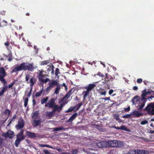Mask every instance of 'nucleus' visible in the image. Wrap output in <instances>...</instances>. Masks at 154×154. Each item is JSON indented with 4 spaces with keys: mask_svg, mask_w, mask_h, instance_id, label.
<instances>
[{
    "mask_svg": "<svg viewBox=\"0 0 154 154\" xmlns=\"http://www.w3.org/2000/svg\"><path fill=\"white\" fill-rule=\"evenodd\" d=\"M130 107L129 106L126 108H125L124 109V111L126 112H128L130 110Z\"/></svg>",
    "mask_w": 154,
    "mask_h": 154,
    "instance_id": "obj_50",
    "label": "nucleus"
},
{
    "mask_svg": "<svg viewBox=\"0 0 154 154\" xmlns=\"http://www.w3.org/2000/svg\"><path fill=\"white\" fill-rule=\"evenodd\" d=\"M43 88V87L42 89L40 90L39 92H36L35 93V96L36 97H38L41 95V94H42V93Z\"/></svg>",
    "mask_w": 154,
    "mask_h": 154,
    "instance_id": "obj_28",
    "label": "nucleus"
},
{
    "mask_svg": "<svg viewBox=\"0 0 154 154\" xmlns=\"http://www.w3.org/2000/svg\"><path fill=\"white\" fill-rule=\"evenodd\" d=\"M52 108H53V109H52L51 112H52V114H53V115H54L55 112L56 111L58 112H59L60 111V110L59 109V108H58V105L55 106H54V107Z\"/></svg>",
    "mask_w": 154,
    "mask_h": 154,
    "instance_id": "obj_23",
    "label": "nucleus"
},
{
    "mask_svg": "<svg viewBox=\"0 0 154 154\" xmlns=\"http://www.w3.org/2000/svg\"><path fill=\"white\" fill-rule=\"evenodd\" d=\"M60 154H71L69 152H62Z\"/></svg>",
    "mask_w": 154,
    "mask_h": 154,
    "instance_id": "obj_58",
    "label": "nucleus"
},
{
    "mask_svg": "<svg viewBox=\"0 0 154 154\" xmlns=\"http://www.w3.org/2000/svg\"><path fill=\"white\" fill-rule=\"evenodd\" d=\"M140 98L138 95H136L131 100V101L133 105H135L139 100Z\"/></svg>",
    "mask_w": 154,
    "mask_h": 154,
    "instance_id": "obj_21",
    "label": "nucleus"
},
{
    "mask_svg": "<svg viewBox=\"0 0 154 154\" xmlns=\"http://www.w3.org/2000/svg\"><path fill=\"white\" fill-rule=\"evenodd\" d=\"M148 123V122L147 120H144L142 121L140 123V124L141 125H144L146 124H147Z\"/></svg>",
    "mask_w": 154,
    "mask_h": 154,
    "instance_id": "obj_45",
    "label": "nucleus"
},
{
    "mask_svg": "<svg viewBox=\"0 0 154 154\" xmlns=\"http://www.w3.org/2000/svg\"><path fill=\"white\" fill-rule=\"evenodd\" d=\"M96 85L94 84H90L88 86L85 87L84 89L86 91H84L82 92L83 100H85L86 97L89 95L90 91L96 86Z\"/></svg>",
    "mask_w": 154,
    "mask_h": 154,
    "instance_id": "obj_3",
    "label": "nucleus"
},
{
    "mask_svg": "<svg viewBox=\"0 0 154 154\" xmlns=\"http://www.w3.org/2000/svg\"><path fill=\"white\" fill-rule=\"evenodd\" d=\"M146 89H145L142 91V93L141 95L142 100H145L147 101V99L146 98L145 96L147 94L146 91Z\"/></svg>",
    "mask_w": 154,
    "mask_h": 154,
    "instance_id": "obj_20",
    "label": "nucleus"
},
{
    "mask_svg": "<svg viewBox=\"0 0 154 154\" xmlns=\"http://www.w3.org/2000/svg\"><path fill=\"white\" fill-rule=\"evenodd\" d=\"M32 89V88H31L30 91H29V93L27 95V96L29 97L31 95Z\"/></svg>",
    "mask_w": 154,
    "mask_h": 154,
    "instance_id": "obj_55",
    "label": "nucleus"
},
{
    "mask_svg": "<svg viewBox=\"0 0 154 154\" xmlns=\"http://www.w3.org/2000/svg\"><path fill=\"white\" fill-rule=\"evenodd\" d=\"M114 91L112 89L110 90L109 91V95H111L113 92Z\"/></svg>",
    "mask_w": 154,
    "mask_h": 154,
    "instance_id": "obj_56",
    "label": "nucleus"
},
{
    "mask_svg": "<svg viewBox=\"0 0 154 154\" xmlns=\"http://www.w3.org/2000/svg\"><path fill=\"white\" fill-rule=\"evenodd\" d=\"M14 134L13 131L9 130L6 133H3L2 135L5 137H8L10 138H12L13 137Z\"/></svg>",
    "mask_w": 154,
    "mask_h": 154,
    "instance_id": "obj_10",
    "label": "nucleus"
},
{
    "mask_svg": "<svg viewBox=\"0 0 154 154\" xmlns=\"http://www.w3.org/2000/svg\"><path fill=\"white\" fill-rule=\"evenodd\" d=\"M46 117H48L49 118H51L52 116H54V115L51 112H47L46 113Z\"/></svg>",
    "mask_w": 154,
    "mask_h": 154,
    "instance_id": "obj_32",
    "label": "nucleus"
},
{
    "mask_svg": "<svg viewBox=\"0 0 154 154\" xmlns=\"http://www.w3.org/2000/svg\"><path fill=\"white\" fill-rule=\"evenodd\" d=\"M136 154H149V152L147 150L137 149H136Z\"/></svg>",
    "mask_w": 154,
    "mask_h": 154,
    "instance_id": "obj_14",
    "label": "nucleus"
},
{
    "mask_svg": "<svg viewBox=\"0 0 154 154\" xmlns=\"http://www.w3.org/2000/svg\"><path fill=\"white\" fill-rule=\"evenodd\" d=\"M72 154H77L78 153V150L76 149H73L71 151Z\"/></svg>",
    "mask_w": 154,
    "mask_h": 154,
    "instance_id": "obj_42",
    "label": "nucleus"
},
{
    "mask_svg": "<svg viewBox=\"0 0 154 154\" xmlns=\"http://www.w3.org/2000/svg\"><path fill=\"white\" fill-rule=\"evenodd\" d=\"M60 89V86L59 85L58 86H57V87L56 88L55 91H54V93L56 94H59V91Z\"/></svg>",
    "mask_w": 154,
    "mask_h": 154,
    "instance_id": "obj_35",
    "label": "nucleus"
},
{
    "mask_svg": "<svg viewBox=\"0 0 154 154\" xmlns=\"http://www.w3.org/2000/svg\"><path fill=\"white\" fill-rule=\"evenodd\" d=\"M24 126V122L22 118L19 119L18 123L16 125L15 127L17 129H22Z\"/></svg>",
    "mask_w": 154,
    "mask_h": 154,
    "instance_id": "obj_7",
    "label": "nucleus"
},
{
    "mask_svg": "<svg viewBox=\"0 0 154 154\" xmlns=\"http://www.w3.org/2000/svg\"><path fill=\"white\" fill-rule=\"evenodd\" d=\"M122 117L124 118H131L130 113V114L125 115L123 116Z\"/></svg>",
    "mask_w": 154,
    "mask_h": 154,
    "instance_id": "obj_41",
    "label": "nucleus"
},
{
    "mask_svg": "<svg viewBox=\"0 0 154 154\" xmlns=\"http://www.w3.org/2000/svg\"><path fill=\"white\" fill-rule=\"evenodd\" d=\"M29 99L28 97L25 98L24 99V106L25 107H26L28 104V103Z\"/></svg>",
    "mask_w": 154,
    "mask_h": 154,
    "instance_id": "obj_38",
    "label": "nucleus"
},
{
    "mask_svg": "<svg viewBox=\"0 0 154 154\" xmlns=\"http://www.w3.org/2000/svg\"><path fill=\"white\" fill-rule=\"evenodd\" d=\"M45 75L42 74L40 75L39 76H38V81H39V79H43V78L44 77Z\"/></svg>",
    "mask_w": 154,
    "mask_h": 154,
    "instance_id": "obj_49",
    "label": "nucleus"
},
{
    "mask_svg": "<svg viewBox=\"0 0 154 154\" xmlns=\"http://www.w3.org/2000/svg\"><path fill=\"white\" fill-rule=\"evenodd\" d=\"M26 136H28L29 138H34L36 137V134L35 133L26 131Z\"/></svg>",
    "mask_w": 154,
    "mask_h": 154,
    "instance_id": "obj_18",
    "label": "nucleus"
},
{
    "mask_svg": "<svg viewBox=\"0 0 154 154\" xmlns=\"http://www.w3.org/2000/svg\"><path fill=\"white\" fill-rule=\"evenodd\" d=\"M112 128H113L117 130H121L126 131H129L128 129H127V128L124 125H122L120 127H117L116 126H113L112 127Z\"/></svg>",
    "mask_w": 154,
    "mask_h": 154,
    "instance_id": "obj_15",
    "label": "nucleus"
},
{
    "mask_svg": "<svg viewBox=\"0 0 154 154\" xmlns=\"http://www.w3.org/2000/svg\"><path fill=\"white\" fill-rule=\"evenodd\" d=\"M113 117L116 120L118 121L119 122H121V120L119 118V116L118 114H114L113 115Z\"/></svg>",
    "mask_w": 154,
    "mask_h": 154,
    "instance_id": "obj_26",
    "label": "nucleus"
},
{
    "mask_svg": "<svg viewBox=\"0 0 154 154\" xmlns=\"http://www.w3.org/2000/svg\"><path fill=\"white\" fill-rule=\"evenodd\" d=\"M29 74L26 75V81L27 83H30V86L32 88L33 86L36 82V79L35 77H32Z\"/></svg>",
    "mask_w": 154,
    "mask_h": 154,
    "instance_id": "obj_6",
    "label": "nucleus"
},
{
    "mask_svg": "<svg viewBox=\"0 0 154 154\" xmlns=\"http://www.w3.org/2000/svg\"><path fill=\"white\" fill-rule=\"evenodd\" d=\"M75 109L74 106H71L69 109L65 111L66 112H71Z\"/></svg>",
    "mask_w": 154,
    "mask_h": 154,
    "instance_id": "obj_36",
    "label": "nucleus"
},
{
    "mask_svg": "<svg viewBox=\"0 0 154 154\" xmlns=\"http://www.w3.org/2000/svg\"><path fill=\"white\" fill-rule=\"evenodd\" d=\"M49 81V79L48 78H46L45 80L44 79H39V82H42V84H41L42 85L44 84L47 83L48 81ZM43 86V85H42ZM43 86H42L43 87Z\"/></svg>",
    "mask_w": 154,
    "mask_h": 154,
    "instance_id": "obj_25",
    "label": "nucleus"
},
{
    "mask_svg": "<svg viewBox=\"0 0 154 154\" xmlns=\"http://www.w3.org/2000/svg\"><path fill=\"white\" fill-rule=\"evenodd\" d=\"M142 82V80L141 79H138L137 80V82L138 83H141Z\"/></svg>",
    "mask_w": 154,
    "mask_h": 154,
    "instance_id": "obj_52",
    "label": "nucleus"
},
{
    "mask_svg": "<svg viewBox=\"0 0 154 154\" xmlns=\"http://www.w3.org/2000/svg\"><path fill=\"white\" fill-rule=\"evenodd\" d=\"M82 105V103H79L78 104H77L76 105H75V106H74V107H75V108H76V109L75 110V111H76L78 110Z\"/></svg>",
    "mask_w": 154,
    "mask_h": 154,
    "instance_id": "obj_34",
    "label": "nucleus"
},
{
    "mask_svg": "<svg viewBox=\"0 0 154 154\" xmlns=\"http://www.w3.org/2000/svg\"><path fill=\"white\" fill-rule=\"evenodd\" d=\"M141 139L145 142H148L149 141V139L145 138L143 137L141 138Z\"/></svg>",
    "mask_w": 154,
    "mask_h": 154,
    "instance_id": "obj_48",
    "label": "nucleus"
},
{
    "mask_svg": "<svg viewBox=\"0 0 154 154\" xmlns=\"http://www.w3.org/2000/svg\"><path fill=\"white\" fill-rule=\"evenodd\" d=\"M39 112L38 110L35 111L31 114V118L33 119H39L40 117L38 116Z\"/></svg>",
    "mask_w": 154,
    "mask_h": 154,
    "instance_id": "obj_11",
    "label": "nucleus"
},
{
    "mask_svg": "<svg viewBox=\"0 0 154 154\" xmlns=\"http://www.w3.org/2000/svg\"><path fill=\"white\" fill-rule=\"evenodd\" d=\"M42 122L41 119H38L36 120V119H34L32 122V124L33 126L34 127H36L37 126L39 125Z\"/></svg>",
    "mask_w": 154,
    "mask_h": 154,
    "instance_id": "obj_12",
    "label": "nucleus"
},
{
    "mask_svg": "<svg viewBox=\"0 0 154 154\" xmlns=\"http://www.w3.org/2000/svg\"><path fill=\"white\" fill-rule=\"evenodd\" d=\"M7 88L8 86H3L2 90L4 91V92H5L6 91H7Z\"/></svg>",
    "mask_w": 154,
    "mask_h": 154,
    "instance_id": "obj_47",
    "label": "nucleus"
},
{
    "mask_svg": "<svg viewBox=\"0 0 154 154\" xmlns=\"http://www.w3.org/2000/svg\"><path fill=\"white\" fill-rule=\"evenodd\" d=\"M104 100H110V97H106L104 98Z\"/></svg>",
    "mask_w": 154,
    "mask_h": 154,
    "instance_id": "obj_63",
    "label": "nucleus"
},
{
    "mask_svg": "<svg viewBox=\"0 0 154 154\" xmlns=\"http://www.w3.org/2000/svg\"><path fill=\"white\" fill-rule=\"evenodd\" d=\"M39 146H40L42 147H48V148H53L52 146H50L49 145H48V144H41L39 145Z\"/></svg>",
    "mask_w": 154,
    "mask_h": 154,
    "instance_id": "obj_37",
    "label": "nucleus"
},
{
    "mask_svg": "<svg viewBox=\"0 0 154 154\" xmlns=\"http://www.w3.org/2000/svg\"><path fill=\"white\" fill-rule=\"evenodd\" d=\"M10 110L8 109H6L5 110L4 114V115H8V116L10 115Z\"/></svg>",
    "mask_w": 154,
    "mask_h": 154,
    "instance_id": "obj_33",
    "label": "nucleus"
},
{
    "mask_svg": "<svg viewBox=\"0 0 154 154\" xmlns=\"http://www.w3.org/2000/svg\"><path fill=\"white\" fill-rule=\"evenodd\" d=\"M60 74V72L59 69L58 68H57L56 69L55 71V75L56 76H58V75L59 74Z\"/></svg>",
    "mask_w": 154,
    "mask_h": 154,
    "instance_id": "obj_40",
    "label": "nucleus"
},
{
    "mask_svg": "<svg viewBox=\"0 0 154 154\" xmlns=\"http://www.w3.org/2000/svg\"><path fill=\"white\" fill-rule=\"evenodd\" d=\"M24 130L21 129L20 132L17 135V138H21L23 137H24V139H25V136L23 135Z\"/></svg>",
    "mask_w": 154,
    "mask_h": 154,
    "instance_id": "obj_24",
    "label": "nucleus"
},
{
    "mask_svg": "<svg viewBox=\"0 0 154 154\" xmlns=\"http://www.w3.org/2000/svg\"><path fill=\"white\" fill-rule=\"evenodd\" d=\"M49 63V61L48 60H45L42 61L40 63L41 65H45L48 64Z\"/></svg>",
    "mask_w": 154,
    "mask_h": 154,
    "instance_id": "obj_30",
    "label": "nucleus"
},
{
    "mask_svg": "<svg viewBox=\"0 0 154 154\" xmlns=\"http://www.w3.org/2000/svg\"><path fill=\"white\" fill-rule=\"evenodd\" d=\"M33 64L29 63L23 62L21 63L19 66H15L11 71V73H14L20 71H28L32 72L34 69Z\"/></svg>",
    "mask_w": 154,
    "mask_h": 154,
    "instance_id": "obj_2",
    "label": "nucleus"
},
{
    "mask_svg": "<svg viewBox=\"0 0 154 154\" xmlns=\"http://www.w3.org/2000/svg\"><path fill=\"white\" fill-rule=\"evenodd\" d=\"M62 85V86H63L65 88V90L66 91H67V86L66 85L65 83H63Z\"/></svg>",
    "mask_w": 154,
    "mask_h": 154,
    "instance_id": "obj_53",
    "label": "nucleus"
},
{
    "mask_svg": "<svg viewBox=\"0 0 154 154\" xmlns=\"http://www.w3.org/2000/svg\"><path fill=\"white\" fill-rule=\"evenodd\" d=\"M136 149H130L128 152V154H136Z\"/></svg>",
    "mask_w": 154,
    "mask_h": 154,
    "instance_id": "obj_39",
    "label": "nucleus"
},
{
    "mask_svg": "<svg viewBox=\"0 0 154 154\" xmlns=\"http://www.w3.org/2000/svg\"><path fill=\"white\" fill-rule=\"evenodd\" d=\"M24 140V137H22L21 138H17L15 142V145L16 147H17L18 146L20 142Z\"/></svg>",
    "mask_w": 154,
    "mask_h": 154,
    "instance_id": "obj_22",
    "label": "nucleus"
},
{
    "mask_svg": "<svg viewBox=\"0 0 154 154\" xmlns=\"http://www.w3.org/2000/svg\"><path fill=\"white\" fill-rule=\"evenodd\" d=\"M54 66L53 65H52V68H51V74L52 75L54 74Z\"/></svg>",
    "mask_w": 154,
    "mask_h": 154,
    "instance_id": "obj_46",
    "label": "nucleus"
},
{
    "mask_svg": "<svg viewBox=\"0 0 154 154\" xmlns=\"http://www.w3.org/2000/svg\"><path fill=\"white\" fill-rule=\"evenodd\" d=\"M146 101L145 100H142L141 99L139 101L138 104L139 107L138 109V110H140L144 107Z\"/></svg>",
    "mask_w": 154,
    "mask_h": 154,
    "instance_id": "obj_13",
    "label": "nucleus"
},
{
    "mask_svg": "<svg viewBox=\"0 0 154 154\" xmlns=\"http://www.w3.org/2000/svg\"><path fill=\"white\" fill-rule=\"evenodd\" d=\"M7 76V73L4 67L0 68V81L4 85L7 84V82L4 79V77Z\"/></svg>",
    "mask_w": 154,
    "mask_h": 154,
    "instance_id": "obj_5",
    "label": "nucleus"
},
{
    "mask_svg": "<svg viewBox=\"0 0 154 154\" xmlns=\"http://www.w3.org/2000/svg\"><path fill=\"white\" fill-rule=\"evenodd\" d=\"M153 91L152 90H150L146 92L147 94H151L152 92H153Z\"/></svg>",
    "mask_w": 154,
    "mask_h": 154,
    "instance_id": "obj_62",
    "label": "nucleus"
},
{
    "mask_svg": "<svg viewBox=\"0 0 154 154\" xmlns=\"http://www.w3.org/2000/svg\"><path fill=\"white\" fill-rule=\"evenodd\" d=\"M143 111H146L147 114L149 115H154V103H151L147 104Z\"/></svg>",
    "mask_w": 154,
    "mask_h": 154,
    "instance_id": "obj_4",
    "label": "nucleus"
},
{
    "mask_svg": "<svg viewBox=\"0 0 154 154\" xmlns=\"http://www.w3.org/2000/svg\"><path fill=\"white\" fill-rule=\"evenodd\" d=\"M61 102L63 103L61 104L60 106H58V108H59V109H60V111L62 110L63 107L67 103L66 102H64V101Z\"/></svg>",
    "mask_w": 154,
    "mask_h": 154,
    "instance_id": "obj_27",
    "label": "nucleus"
},
{
    "mask_svg": "<svg viewBox=\"0 0 154 154\" xmlns=\"http://www.w3.org/2000/svg\"><path fill=\"white\" fill-rule=\"evenodd\" d=\"M15 83V82H11L9 85H8V88H11L13 85Z\"/></svg>",
    "mask_w": 154,
    "mask_h": 154,
    "instance_id": "obj_43",
    "label": "nucleus"
},
{
    "mask_svg": "<svg viewBox=\"0 0 154 154\" xmlns=\"http://www.w3.org/2000/svg\"><path fill=\"white\" fill-rule=\"evenodd\" d=\"M133 89L135 91H137L138 89V87L137 86H134L133 87Z\"/></svg>",
    "mask_w": 154,
    "mask_h": 154,
    "instance_id": "obj_57",
    "label": "nucleus"
},
{
    "mask_svg": "<svg viewBox=\"0 0 154 154\" xmlns=\"http://www.w3.org/2000/svg\"><path fill=\"white\" fill-rule=\"evenodd\" d=\"M59 84L55 80H52L48 83L49 85L51 88H54L55 86H58Z\"/></svg>",
    "mask_w": 154,
    "mask_h": 154,
    "instance_id": "obj_16",
    "label": "nucleus"
},
{
    "mask_svg": "<svg viewBox=\"0 0 154 154\" xmlns=\"http://www.w3.org/2000/svg\"><path fill=\"white\" fill-rule=\"evenodd\" d=\"M97 145L99 148H109L122 147L124 145L123 141L117 140L100 141L97 143Z\"/></svg>",
    "mask_w": 154,
    "mask_h": 154,
    "instance_id": "obj_1",
    "label": "nucleus"
},
{
    "mask_svg": "<svg viewBox=\"0 0 154 154\" xmlns=\"http://www.w3.org/2000/svg\"><path fill=\"white\" fill-rule=\"evenodd\" d=\"M51 88H52L49 85V86L46 89V92H48V91H50L51 90Z\"/></svg>",
    "mask_w": 154,
    "mask_h": 154,
    "instance_id": "obj_51",
    "label": "nucleus"
},
{
    "mask_svg": "<svg viewBox=\"0 0 154 154\" xmlns=\"http://www.w3.org/2000/svg\"><path fill=\"white\" fill-rule=\"evenodd\" d=\"M48 97L43 98L41 100V103L42 104L46 103L48 100Z\"/></svg>",
    "mask_w": 154,
    "mask_h": 154,
    "instance_id": "obj_31",
    "label": "nucleus"
},
{
    "mask_svg": "<svg viewBox=\"0 0 154 154\" xmlns=\"http://www.w3.org/2000/svg\"><path fill=\"white\" fill-rule=\"evenodd\" d=\"M100 94L101 95H105L106 94V91H105L103 92H100Z\"/></svg>",
    "mask_w": 154,
    "mask_h": 154,
    "instance_id": "obj_61",
    "label": "nucleus"
},
{
    "mask_svg": "<svg viewBox=\"0 0 154 154\" xmlns=\"http://www.w3.org/2000/svg\"><path fill=\"white\" fill-rule=\"evenodd\" d=\"M12 59V57L11 56L9 57L8 58V61L10 62L11 61Z\"/></svg>",
    "mask_w": 154,
    "mask_h": 154,
    "instance_id": "obj_60",
    "label": "nucleus"
},
{
    "mask_svg": "<svg viewBox=\"0 0 154 154\" xmlns=\"http://www.w3.org/2000/svg\"><path fill=\"white\" fill-rule=\"evenodd\" d=\"M4 92H4V91L2 90L0 92V96L4 94Z\"/></svg>",
    "mask_w": 154,
    "mask_h": 154,
    "instance_id": "obj_64",
    "label": "nucleus"
},
{
    "mask_svg": "<svg viewBox=\"0 0 154 154\" xmlns=\"http://www.w3.org/2000/svg\"><path fill=\"white\" fill-rule=\"evenodd\" d=\"M131 118H138L140 116H143V113L139 112L137 110H134L130 113Z\"/></svg>",
    "mask_w": 154,
    "mask_h": 154,
    "instance_id": "obj_9",
    "label": "nucleus"
},
{
    "mask_svg": "<svg viewBox=\"0 0 154 154\" xmlns=\"http://www.w3.org/2000/svg\"><path fill=\"white\" fill-rule=\"evenodd\" d=\"M78 116V113L75 112L69 118V119L66 121V123H72L73 120H74Z\"/></svg>",
    "mask_w": 154,
    "mask_h": 154,
    "instance_id": "obj_17",
    "label": "nucleus"
},
{
    "mask_svg": "<svg viewBox=\"0 0 154 154\" xmlns=\"http://www.w3.org/2000/svg\"><path fill=\"white\" fill-rule=\"evenodd\" d=\"M97 75H98L99 76L101 77L102 78H103L105 76L103 74H102V73L100 72H98Z\"/></svg>",
    "mask_w": 154,
    "mask_h": 154,
    "instance_id": "obj_44",
    "label": "nucleus"
},
{
    "mask_svg": "<svg viewBox=\"0 0 154 154\" xmlns=\"http://www.w3.org/2000/svg\"><path fill=\"white\" fill-rule=\"evenodd\" d=\"M72 90V89L69 90L67 93L64 96L61 100L60 102H63L64 101V100L66 98L67 99L71 95V93Z\"/></svg>",
    "mask_w": 154,
    "mask_h": 154,
    "instance_id": "obj_19",
    "label": "nucleus"
},
{
    "mask_svg": "<svg viewBox=\"0 0 154 154\" xmlns=\"http://www.w3.org/2000/svg\"><path fill=\"white\" fill-rule=\"evenodd\" d=\"M3 140V139L0 136V146H2Z\"/></svg>",
    "mask_w": 154,
    "mask_h": 154,
    "instance_id": "obj_54",
    "label": "nucleus"
},
{
    "mask_svg": "<svg viewBox=\"0 0 154 154\" xmlns=\"http://www.w3.org/2000/svg\"><path fill=\"white\" fill-rule=\"evenodd\" d=\"M43 71L42 70H39V74L38 75V76H39L40 75H41V74H42V73L43 72Z\"/></svg>",
    "mask_w": 154,
    "mask_h": 154,
    "instance_id": "obj_59",
    "label": "nucleus"
},
{
    "mask_svg": "<svg viewBox=\"0 0 154 154\" xmlns=\"http://www.w3.org/2000/svg\"><path fill=\"white\" fill-rule=\"evenodd\" d=\"M66 129L64 127H59L54 128V131H57L60 130H65Z\"/></svg>",
    "mask_w": 154,
    "mask_h": 154,
    "instance_id": "obj_29",
    "label": "nucleus"
},
{
    "mask_svg": "<svg viewBox=\"0 0 154 154\" xmlns=\"http://www.w3.org/2000/svg\"><path fill=\"white\" fill-rule=\"evenodd\" d=\"M56 105H57L55 104L54 98H52L46 104L45 106L51 108H54Z\"/></svg>",
    "mask_w": 154,
    "mask_h": 154,
    "instance_id": "obj_8",
    "label": "nucleus"
}]
</instances>
